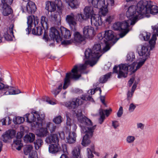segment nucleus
I'll return each mask as SVG.
<instances>
[{
  "label": "nucleus",
  "instance_id": "nucleus-1",
  "mask_svg": "<svg viewBox=\"0 0 158 158\" xmlns=\"http://www.w3.org/2000/svg\"><path fill=\"white\" fill-rule=\"evenodd\" d=\"M77 116L78 121L80 123L81 132L86 134L83 137L81 144L83 146H86L90 142L89 139L92 136L96 126L95 125L91 127L84 126V125L91 126L93 125V123L89 119L85 116H83L81 113L77 114Z\"/></svg>",
  "mask_w": 158,
  "mask_h": 158
},
{
  "label": "nucleus",
  "instance_id": "nucleus-2",
  "mask_svg": "<svg viewBox=\"0 0 158 158\" xmlns=\"http://www.w3.org/2000/svg\"><path fill=\"white\" fill-rule=\"evenodd\" d=\"M102 44L100 40L96 42L93 46L92 49L88 48L86 50L85 52L86 59H89L92 60L94 64H95L102 54L106 52L110 49V47L108 45H106L105 47L102 50Z\"/></svg>",
  "mask_w": 158,
  "mask_h": 158
},
{
  "label": "nucleus",
  "instance_id": "nucleus-3",
  "mask_svg": "<svg viewBox=\"0 0 158 158\" xmlns=\"http://www.w3.org/2000/svg\"><path fill=\"white\" fill-rule=\"evenodd\" d=\"M137 12L139 15L149 17L150 14L155 15L158 13V7L151 1L140 0L136 5Z\"/></svg>",
  "mask_w": 158,
  "mask_h": 158
},
{
  "label": "nucleus",
  "instance_id": "nucleus-4",
  "mask_svg": "<svg viewBox=\"0 0 158 158\" xmlns=\"http://www.w3.org/2000/svg\"><path fill=\"white\" fill-rule=\"evenodd\" d=\"M77 67L75 66L71 70V73H66L65 77L64 79V83L63 87L62 83H60L58 88L52 91V93L55 96L59 94L62 88L63 89H65L68 88L70 82V79H73L76 80L79 78L81 76L77 74Z\"/></svg>",
  "mask_w": 158,
  "mask_h": 158
},
{
  "label": "nucleus",
  "instance_id": "nucleus-5",
  "mask_svg": "<svg viewBox=\"0 0 158 158\" xmlns=\"http://www.w3.org/2000/svg\"><path fill=\"white\" fill-rule=\"evenodd\" d=\"M25 116L28 122L33 123L35 126L40 127L43 125L45 115L44 113L33 111L31 113L26 114Z\"/></svg>",
  "mask_w": 158,
  "mask_h": 158
},
{
  "label": "nucleus",
  "instance_id": "nucleus-6",
  "mask_svg": "<svg viewBox=\"0 0 158 158\" xmlns=\"http://www.w3.org/2000/svg\"><path fill=\"white\" fill-rule=\"evenodd\" d=\"M82 19L80 14H76L73 13L67 15L66 17V21L69 25L71 30L73 31L77 30V21L81 22L83 21Z\"/></svg>",
  "mask_w": 158,
  "mask_h": 158
},
{
  "label": "nucleus",
  "instance_id": "nucleus-7",
  "mask_svg": "<svg viewBox=\"0 0 158 158\" xmlns=\"http://www.w3.org/2000/svg\"><path fill=\"white\" fill-rule=\"evenodd\" d=\"M126 16L128 19L126 20L130 25H134L137 20L138 15L137 12V9L135 6L132 5L129 6L126 12Z\"/></svg>",
  "mask_w": 158,
  "mask_h": 158
},
{
  "label": "nucleus",
  "instance_id": "nucleus-8",
  "mask_svg": "<svg viewBox=\"0 0 158 158\" xmlns=\"http://www.w3.org/2000/svg\"><path fill=\"white\" fill-rule=\"evenodd\" d=\"M92 99V98L90 96L83 95L80 98H77L76 99H73L72 101L66 102L65 106L69 109H74L79 105L82 104L84 101L91 100Z\"/></svg>",
  "mask_w": 158,
  "mask_h": 158
},
{
  "label": "nucleus",
  "instance_id": "nucleus-9",
  "mask_svg": "<svg viewBox=\"0 0 158 158\" xmlns=\"http://www.w3.org/2000/svg\"><path fill=\"white\" fill-rule=\"evenodd\" d=\"M128 67L126 64H121L117 66L115 65L113 68L114 73H118V78L126 77L127 75Z\"/></svg>",
  "mask_w": 158,
  "mask_h": 158
},
{
  "label": "nucleus",
  "instance_id": "nucleus-10",
  "mask_svg": "<svg viewBox=\"0 0 158 158\" xmlns=\"http://www.w3.org/2000/svg\"><path fill=\"white\" fill-rule=\"evenodd\" d=\"M91 2L92 5L95 8L99 9L100 13L105 16L107 13V6L105 5L104 0H89Z\"/></svg>",
  "mask_w": 158,
  "mask_h": 158
},
{
  "label": "nucleus",
  "instance_id": "nucleus-11",
  "mask_svg": "<svg viewBox=\"0 0 158 158\" xmlns=\"http://www.w3.org/2000/svg\"><path fill=\"white\" fill-rule=\"evenodd\" d=\"M2 81V79L0 77V90H6L7 91L5 93V95L16 94L21 93L19 89L15 90L13 87L9 86L7 85H5L1 82Z\"/></svg>",
  "mask_w": 158,
  "mask_h": 158
},
{
  "label": "nucleus",
  "instance_id": "nucleus-12",
  "mask_svg": "<svg viewBox=\"0 0 158 158\" xmlns=\"http://www.w3.org/2000/svg\"><path fill=\"white\" fill-rule=\"evenodd\" d=\"M98 37L102 44H105L107 45L108 42L114 38V35L113 32L111 30H108L105 31L104 35V37L102 36L101 34H99L98 35Z\"/></svg>",
  "mask_w": 158,
  "mask_h": 158
},
{
  "label": "nucleus",
  "instance_id": "nucleus-13",
  "mask_svg": "<svg viewBox=\"0 0 158 158\" xmlns=\"http://www.w3.org/2000/svg\"><path fill=\"white\" fill-rule=\"evenodd\" d=\"M49 36L54 41L59 42L61 40L60 31V29H57L54 27H52L50 30Z\"/></svg>",
  "mask_w": 158,
  "mask_h": 158
},
{
  "label": "nucleus",
  "instance_id": "nucleus-14",
  "mask_svg": "<svg viewBox=\"0 0 158 158\" xmlns=\"http://www.w3.org/2000/svg\"><path fill=\"white\" fill-rule=\"evenodd\" d=\"M36 10V6L35 3L32 1H29L26 5L21 7L23 12H27L29 14L34 13Z\"/></svg>",
  "mask_w": 158,
  "mask_h": 158
},
{
  "label": "nucleus",
  "instance_id": "nucleus-15",
  "mask_svg": "<svg viewBox=\"0 0 158 158\" xmlns=\"http://www.w3.org/2000/svg\"><path fill=\"white\" fill-rule=\"evenodd\" d=\"M34 21V24L35 26L37 25L39 22V20L38 18L33 15L29 16L27 17V23L28 27L26 29V31L27 34H29L31 31L32 25L33 24V20Z\"/></svg>",
  "mask_w": 158,
  "mask_h": 158
},
{
  "label": "nucleus",
  "instance_id": "nucleus-16",
  "mask_svg": "<svg viewBox=\"0 0 158 158\" xmlns=\"http://www.w3.org/2000/svg\"><path fill=\"white\" fill-rule=\"evenodd\" d=\"M130 24L126 20L122 22H118L114 23L112 26L113 30L116 31L124 30L128 28Z\"/></svg>",
  "mask_w": 158,
  "mask_h": 158
},
{
  "label": "nucleus",
  "instance_id": "nucleus-17",
  "mask_svg": "<svg viewBox=\"0 0 158 158\" xmlns=\"http://www.w3.org/2000/svg\"><path fill=\"white\" fill-rule=\"evenodd\" d=\"M84 11L85 16L82 14H80L83 21L89 18L90 17H91L92 15H94L95 14L93 7L91 6H86Z\"/></svg>",
  "mask_w": 158,
  "mask_h": 158
},
{
  "label": "nucleus",
  "instance_id": "nucleus-18",
  "mask_svg": "<svg viewBox=\"0 0 158 158\" xmlns=\"http://www.w3.org/2000/svg\"><path fill=\"white\" fill-rule=\"evenodd\" d=\"M48 19L50 21L55 24L59 25L61 24V17L57 11L51 12Z\"/></svg>",
  "mask_w": 158,
  "mask_h": 158
},
{
  "label": "nucleus",
  "instance_id": "nucleus-19",
  "mask_svg": "<svg viewBox=\"0 0 158 158\" xmlns=\"http://www.w3.org/2000/svg\"><path fill=\"white\" fill-rule=\"evenodd\" d=\"M152 28L153 30L154 34L149 42L151 50L154 48L156 40V36H158V23L155 26H152Z\"/></svg>",
  "mask_w": 158,
  "mask_h": 158
},
{
  "label": "nucleus",
  "instance_id": "nucleus-20",
  "mask_svg": "<svg viewBox=\"0 0 158 158\" xmlns=\"http://www.w3.org/2000/svg\"><path fill=\"white\" fill-rule=\"evenodd\" d=\"M16 131L15 130H11L6 131L2 135V139L5 142H7L9 140L15 137Z\"/></svg>",
  "mask_w": 158,
  "mask_h": 158
},
{
  "label": "nucleus",
  "instance_id": "nucleus-21",
  "mask_svg": "<svg viewBox=\"0 0 158 158\" xmlns=\"http://www.w3.org/2000/svg\"><path fill=\"white\" fill-rule=\"evenodd\" d=\"M149 46L148 43H145L141 45V49L139 51L138 53L139 56H143V57L147 59L149 56V51L148 50Z\"/></svg>",
  "mask_w": 158,
  "mask_h": 158
},
{
  "label": "nucleus",
  "instance_id": "nucleus-22",
  "mask_svg": "<svg viewBox=\"0 0 158 158\" xmlns=\"http://www.w3.org/2000/svg\"><path fill=\"white\" fill-rule=\"evenodd\" d=\"M83 32L84 36L86 38L94 35V28L90 26L85 27L83 29Z\"/></svg>",
  "mask_w": 158,
  "mask_h": 158
},
{
  "label": "nucleus",
  "instance_id": "nucleus-23",
  "mask_svg": "<svg viewBox=\"0 0 158 158\" xmlns=\"http://www.w3.org/2000/svg\"><path fill=\"white\" fill-rule=\"evenodd\" d=\"M91 22L92 26L98 27L101 25L102 21L101 17L98 14H94L91 17Z\"/></svg>",
  "mask_w": 158,
  "mask_h": 158
},
{
  "label": "nucleus",
  "instance_id": "nucleus-24",
  "mask_svg": "<svg viewBox=\"0 0 158 158\" xmlns=\"http://www.w3.org/2000/svg\"><path fill=\"white\" fill-rule=\"evenodd\" d=\"M111 111L112 109H110L109 110H103L102 109H100L99 113L100 115V118L99 119V123L100 124H101L105 119V113L106 116H108Z\"/></svg>",
  "mask_w": 158,
  "mask_h": 158
},
{
  "label": "nucleus",
  "instance_id": "nucleus-25",
  "mask_svg": "<svg viewBox=\"0 0 158 158\" xmlns=\"http://www.w3.org/2000/svg\"><path fill=\"white\" fill-rule=\"evenodd\" d=\"M33 148V147L32 145H28L24 150V153L26 155L29 154V156L32 158H37V153L35 151H33L32 153H31Z\"/></svg>",
  "mask_w": 158,
  "mask_h": 158
},
{
  "label": "nucleus",
  "instance_id": "nucleus-26",
  "mask_svg": "<svg viewBox=\"0 0 158 158\" xmlns=\"http://www.w3.org/2000/svg\"><path fill=\"white\" fill-rule=\"evenodd\" d=\"M22 136V135L19 136L18 134L16 139L14 141L12 144V146L19 151L21 149L23 146V144L21 143V138Z\"/></svg>",
  "mask_w": 158,
  "mask_h": 158
},
{
  "label": "nucleus",
  "instance_id": "nucleus-27",
  "mask_svg": "<svg viewBox=\"0 0 158 158\" xmlns=\"http://www.w3.org/2000/svg\"><path fill=\"white\" fill-rule=\"evenodd\" d=\"M45 142L49 144L52 143H58L59 142V139L57 135L56 134H53L48 136L46 138Z\"/></svg>",
  "mask_w": 158,
  "mask_h": 158
},
{
  "label": "nucleus",
  "instance_id": "nucleus-28",
  "mask_svg": "<svg viewBox=\"0 0 158 158\" xmlns=\"http://www.w3.org/2000/svg\"><path fill=\"white\" fill-rule=\"evenodd\" d=\"M60 150L59 144H50L48 147V151L50 153L54 154L56 153Z\"/></svg>",
  "mask_w": 158,
  "mask_h": 158
},
{
  "label": "nucleus",
  "instance_id": "nucleus-29",
  "mask_svg": "<svg viewBox=\"0 0 158 158\" xmlns=\"http://www.w3.org/2000/svg\"><path fill=\"white\" fill-rule=\"evenodd\" d=\"M56 6L53 2L48 1L46 2L45 9L48 12H52L56 11Z\"/></svg>",
  "mask_w": 158,
  "mask_h": 158
},
{
  "label": "nucleus",
  "instance_id": "nucleus-30",
  "mask_svg": "<svg viewBox=\"0 0 158 158\" xmlns=\"http://www.w3.org/2000/svg\"><path fill=\"white\" fill-rule=\"evenodd\" d=\"M60 34L62 35H61V39L63 36L65 39H69L70 37L71 34L69 30L64 27H61L60 28Z\"/></svg>",
  "mask_w": 158,
  "mask_h": 158
},
{
  "label": "nucleus",
  "instance_id": "nucleus-31",
  "mask_svg": "<svg viewBox=\"0 0 158 158\" xmlns=\"http://www.w3.org/2000/svg\"><path fill=\"white\" fill-rule=\"evenodd\" d=\"M66 2L71 8L73 9L77 8L80 4L78 0H66Z\"/></svg>",
  "mask_w": 158,
  "mask_h": 158
},
{
  "label": "nucleus",
  "instance_id": "nucleus-32",
  "mask_svg": "<svg viewBox=\"0 0 158 158\" xmlns=\"http://www.w3.org/2000/svg\"><path fill=\"white\" fill-rule=\"evenodd\" d=\"M76 134L74 132H70L67 138V142L69 143H74L76 140Z\"/></svg>",
  "mask_w": 158,
  "mask_h": 158
},
{
  "label": "nucleus",
  "instance_id": "nucleus-33",
  "mask_svg": "<svg viewBox=\"0 0 158 158\" xmlns=\"http://www.w3.org/2000/svg\"><path fill=\"white\" fill-rule=\"evenodd\" d=\"M2 9V13L4 16H7L12 12V10L10 6H7L6 4L3 5Z\"/></svg>",
  "mask_w": 158,
  "mask_h": 158
},
{
  "label": "nucleus",
  "instance_id": "nucleus-34",
  "mask_svg": "<svg viewBox=\"0 0 158 158\" xmlns=\"http://www.w3.org/2000/svg\"><path fill=\"white\" fill-rule=\"evenodd\" d=\"M89 59L88 60H86L85 61V63L84 64H81L79 65V66L78 67H78L77 65H75L77 66V74L78 75H80L81 76L79 77H81V75L80 74H78V71H81L82 70H84L86 68V66L88 64H90L91 62H93L92 60H90L89 59Z\"/></svg>",
  "mask_w": 158,
  "mask_h": 158
},
{
  "label": "nucleus",
  "instance_id": "nucleus-35",
  "mask_svg": "<svg viewBox=\"0 0 158 158\" xmlns=\"http://www.w3.org/2000/svg\"><path fill=\"white\" fill-rule=\"evenodd\" d=\"M74 32L73 34L74 39L76 42L81 43L84 40V37L81 35L79 32L75 31Z\"/></svg>",
  "mask_w": 158,
  "mask_h": 158
},
{
  "label": "nucleus",
  "instance_id": "nucleus-36",
  "mask_svg": "<svg viewBox=\"0 0 158 158\" xmlns=\"http://www.w3.org/2000/svg\"><path fill=\"white\" fill-rule=\"evenodd\" d=\"M35 137V136L34 134L30 133L24 136V141L27 143H32L34 140Z\"/></svg>",
  "mask_w": 158,
  "mask_h": 158
},
{
  "label": "nucleus",
  "instance_id": "nucleus-37",
  "mask_svg": "<svg viewBox=\"0 0 158 158\" xmlns=\"http://www.w3.org/2000/svg\"><path fill=\"white\" fill-rule=\"evenodd\" d=\"M48 133L46 128L42 127L37 131L36 135L39 137L45 136Z\"/></svg>",
  "mask_w": 158,
  "mask_h": 158
},
{
  "label": "nucleus",
  "instance_id": "nucleus-38",
  "mask_svg": "<svg viewBox=\"0 0 158 158\" xmlns=\"http://www.w3.org/2000/svg\"><path fill=\"white\" fill-rule=\"evenodd\" d=\"M80 150V146L78 145L75 147L72 151V154L73 156L77 158H81Z\"/></svg>",
  "mask_w": 158,
  "mask_h": 158
},
{
  "label": "nucleus",
  "instance_id": "nucleus-39",
  "mask_svg": "<svg viewBox=\"0 0 158 158\" xmlns=\"http://www.w3.org/2000/svg\"><path fill=\"white\" fill-rule=\"evenodd\" d=\"M56 126L52 123H47L46 129L49 130L51 133L54 132L56 128Z\"/></svg>",
  "mask_w": 158,
  "mask_h": 158
},
{
  "label": "nucleus",
  "instance_id": "nucleus-40",
  "mask_svg": "<svg viewBox=\"0 0 158 158\" xmlns=\"http://www.w3.org/2000/svg\"><path fill=\"white\" fill-rule=\"evenodd\" d=\"M43 29L40 27H37L33 29L32 30V33L33 34L38 35H41L43 33Z\"/></svg>",
  "mask_w": 158,
  "mask_h": 158
},
{
  "label": "nucleus",
  "instance_id": "nucleus-41",
  "mask_svg": "<svg viewBox=\"0 0 158 158\" xmlns=\"http://www.w3.org/2000/svg\"><path fill=\"white\" fill-rule=\"evenodd\" d=\"M43 143L42 140L40 139H37L34 142L35 148L36 150H38L41 147Z\"/></svg>",
  "mask_w": 158,
  "mask_h": 158
},
{
  "label": "nucleus",
  "instance_id": "nucleus-42",
  "mask_svg": "<svg viewBox=\"0 0 158 158\" xmlns=\"http://www.w3.org/2000/svg\"><path fill=\"white\" fill-rule=\"evenodd\" d=\"M48 19L45 16H43L41 17V23L42 27L44 28H48Z\"/></svg>",
  "mask_w": 158,
  "mask_h": 158
},
{
  "label": "nucleus",
  "instance_id": "nucleus-43",
  "mask_svg": "<svg viewBox=\"0 0 158 158\" xmlns=\"http://www.w3.org/2000/svg\"><path fill=\"white\" fill-rule=\"evenodd\" d=\"M111 75L110 73H108L106 75L101 77L99 80V81L101 83H104L107 81Z\"/></svg>",
  "mask_w": 158,
  "mask_h": 158
},
{
  "label": "nucleus",
  "instance_id": "nucleus-44",
  "mask_svg": "<svg viewBox=\"0 0 158 158\" xmlns=\"http://www.w3.org/2000/svg\"><path fill=\"white\" fill-rule=\"evenodd\" d=\"M140 36L141 38H143L144 40L147 41L150 38V34L149 33L144 32L140 35Z\"/></svg>",
  "mask_w": 158,
  "mask_h": 158
},
{
  "label": "nucleus",
  "instance_id": "nucleus-45",
  "mask_svg": "<svg viewBox=\"0 0 158 158\" xmlns=\"http://www.w3.org/2000/svg\"><path fill=\"white\" fill-rule=\"evenodd\" d=\"M25 118V117L23 118L19 116L15 118V120H14V121L15 122L14 123L16 124H20L24 121Z\"/></svg>",
  "mask_w": 158,
  "mask_h": 158
},
{
  "label": "nucleus",
  "instance_id": "nucleus-46",
  "mask_svg": "<svg viewBox=\"0 0 158 158\" xmlns=\"http://www.w3.org/2000/svg\"><path fill=\"white\" fill-rule=\"evenodd\" d=\"M146 60V58L143 59V60L139 62L136 67V68L132 71V72L135 73L137 69L140 68L144 64Z\"/></svg>",
  "mask_w": 158,
  "mask_h": 158
},
{
  "label": "nucleus",
  "instance_id": "nucleus-47",
  "mask_svg": "<svg viewBox=\"0 0 158 158\" xmlns=\"http://www.w3.org/2000/svg\"><path fill=\"white\" fill-rule=\"evenodd\" d=\"M53 122L56 124L60 123L62 122V118L60 115L56 117L53 119Z\"/></svg>",
  "mask_w": 158,
  "mask_h": 158
},
{
  "label": "nucleus",
  "instance_id": "nucleus-48",
  "mask_svg": "<svg viewBox=\"0 0 158 158\" xmlns=\"http://www.w3.org/2000/svg\"><path fill=\"white\" fill-rule=\"evenodd\" d=\"M135 56L134 53H131L128 54L127 55V59L130 62H132L134 60Z\"/></svg>",
  "mask_w": 158,
  "mask_h": 158
},
{
  "label": "nucleus",
  "instance_id": "nucleus-49",
  "mask_svg": "<svg viewBox=\"0 0 158 158\" xmlns=\"http://www.w3.org/2000/svg\"><path fill=\"white\" fill-rule=\"evenodd\" d=\"M14 25L13 23H12L10 26L9 30L8 31V33H9L10 35L14 36L13 35V31L14 30ZM14 31L15 30H14Z\"/></svg>",
  "mask_w": 158,
  "mask_h": 158
},
{
  "label": "nucleus",
  "instance_id": "nucleus-50",
  "mask_svg": "<svg viewBox=\"0 0 158 158\" xmlns=\"http://www.w3.org/2000/svg\"><path fill=\"white\" fill-rule=\"evenodd\" d=\"M6 119L8 120V123L7 124L8 125H9L11 123V120L10 119V117H5L3 118L1 120V121L2 122L3 125H6Z\"/></svg>",
  "mask_w": 158,
  "mask_h": 158
},
{
  "label": "nucleus",
  "instance_id": "nucleus-51",
  "mask_svg": "<svg viewBox=\"0 0 158 158\" xmlns=\"http://www.w3.org/2000/svg\"><path fill=\"white\" fill-rule=\"evenodd\" d=\"M66 116L67 117V120L66 122V125L67 126V127L68 129H70V127L71 126V124L70 122V119L69 118V116L68 114L66 115Z\"/></svg>",
  "mask_w": 158,
  "mask_h": 158
},
{
  "label": "nucleus",
  "instance_id": "nucleus-52",
  "mask_svg": "<svg viewBox=\"0 0 158 158\" xmlns=\"http://www.w3.org/2000/svg\"><path fill=\"white\" fill-rule=\"evenodd\" d=\"M13 0H1L3 4H6L7 6L11 5L13 2Z\"/></svg>",
  "mask_w": 158,
  "mask_h": 158
},
{
  "label": "nucleus",
  "instance_id": "nucleus-53",
  "mask_svg": "<svg viewBox=\"0 0 158 158\" xmlns=\"http://www.w3.org/2000/svg\"><path fill=\"white\" fill-rule=\"evenodd\" d=\"M135 139V137L132 136H129L127 138V141L129 143H133Z\"/></svg>",
  "mask_w": 158,
  "mask_h": 158
},
{
  "label": "nucleus",
  "instance_id": "nucleus-54",
  "mask_svg": "<svg viewBox=\"0 0 158 158\" xmlns=\"http://www.w3.org/2000/svg\"><path fill=\"white\" fill-rule=\"evenodd\" d=\"M114 19V16L113 15L108 16L106 19L105 21L109 23H110Z\"/></svg>",
  "mask_w": 158,
  "mask_h": 158
},
{
  "label": "nucleus",
  "instance_id": "nucleus-55",
  "mask_svg": "<svg viewBox=\"0 0 158 158\" xmlns=\"http://www.w3.org/2000/svg\"><path fill=\"white\" fill-rule=\"evenodd\" d=\"M123 30L124 31L123 32L120 33L119 34L120 37L121 38H122L124 37L129 31L127 28Z\"/></svg>",
  "mask_w": 158,
  "mask_h": 158
},
{
  "label": "nucleus",
  "instance_id": "nucleus-56",
  "mask_svg": "<svg viewBox=\"0 0 158 158\" xmlns=\"http://www.w3.org/2000/svg\"><path fill=\"white\" fill-rule=\"evenodd\" d=\"M134 92L132 91H129L127 94V99L128 100H130Z\"/></svg>",
  "mask_w": 158,
  "mask_h": 158
},
{
  "label": "nucleus",
  "instance_id": "nucleus-57",
  "mask_svg": "<svg viewBox=\"0 0 158 158\" xmlns=\"http://www.w3.org/2000/svg\"><path fill=\"white\" fill-rule=\"evenodd\" d=\"M136 107V106L133 103H132L130 104L129 108V110L130 112H131L134 111Z\"/></svg>",
  "mask_w": 158,
  "mask_h": 158
},
{
  "label": "nucleus",
  "instance_id": "nucleus-58",
  "mask_svg": "<svg viewBox=\"0 0 158 158\" xmlns=\"http://www.w3.org/2000/svg\"><path fill=\"white\" fill-rule=\"evenodd\" d=\"M123 114V108L121 106L117 113V116L118 117H120Z\"/></svg>",
  "mask_w": 158,
  "mask_h": 158
},
{
  "label": "nucleus",
  "instance_id": "nucleus-59",
  "mask_svg": "<svg viewBox=\"0 0 158 158\" xmlns=\"http://www.w3.org/2000/svg\"><path fill=\"white\" fill-rule=\"evenodd\" d=\"M137 126L138 128L143 130L144 129V125L142 123H138L137 124Z\"/></svg>",
  "mask_w": 158,
  "mask_h": 158
},
{
  "label": "nucleus",
  "instance_id": "nucleus-60",
  "mask_svg": "<svg viewBox=\"0 0 158 158\" xmlns=\"http://www.w3.org/2000/svg\"><path fill=\"white\" fill-rule=\"evenodd\" d=\"M88 158H92L93 157V155L92 154V152L90 149L87 148Z\"/></svg>",
  "mask_w": 158,
  "mask_h": 158
},
{
  "label": "nucleus",
  "instance_id": "nucleus-61",
  "mask_svg": "<svg viewBox=\"0 0 158 158\" xmlns=\"http://www.w3.org/2000/svg\"><path fill=\"white\" fill-rule=\"evenodd\" d=\"M135 78V76H133L131 78L128 82V85L129 86H131L133 84Z\"/></svg>",
  "mask_w": 158,
  "mask_h": 158
},
{
  "label": "nucleus",
  "instance_id": "nucleus-62",
  "mask_svg": "<svg viewBox=\"0 0 158 158\" xmlns=\"http://www.w3.org/2000/svg\"><path fill=\"white\" fill-rule=\"evenodd\" d=\"M119 125L117 121H113L112 122V126L114 127L115 128H116L118 127Z\"/></svg>",
  "mask_w": 158,
  "mask_h": 158
},
{
  "label": "nucleus",
  "instance_id": "nucleus-63",
  "mask_svg": "<svg viewBox=\"0 0 158 158\" xmlns=\"http://www.w3.org/2000/svg\"><path fill=\"white\" fill-rule=\"evenodd\" d=\"M136 86H137L136 84V83H134L132 87L131 91L132 92H134V91L135 90V89H136Z\"/></svg>",
  "mask_w": 158,
  "mask_h": 158
},
{
  "label": "nucleus",
  "instance_id": "nucleus-64",
  "mask_svg": "<svg viewBox=\"0 0 158 158\" xmlns=\"http://www.w3.org/2000/svg\"><path fill=\"white\" fill-rule=\"evenodd\" d=\"M108 4H110L111 6H113L114 4V0H107Z\"/></svg>",
  "mask_w": 158,
  "mask_h": 158
}]
</instances>
